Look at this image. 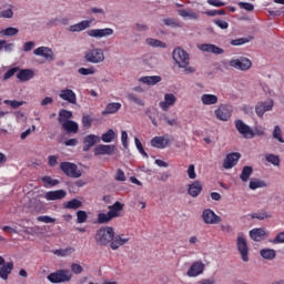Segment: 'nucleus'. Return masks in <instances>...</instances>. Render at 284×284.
<instances>
[{
  "label": "nucleus",
  "instance_id": "59",
  "mask_svg": "<svg viewBox=\"0 0 284 284\" xmlns=\"http://www.w3.org/2000/svg\"><path fill=\"white\" fill-rule=\"evenodd\" d=\"M239 7L242 8V10H246V12L254 11V4L250 2H239Z\"/></svg>",
  "mask_w": 284,
  "mask_h": 284
},
{
  "label": "nucleus",
  "instance_id": "40",
  "mask_svg": "<svg viewBox=\"0 0 284 284\" xmlns=\"http://www.w3.org/2000/svg\"><path fill=\"white\" fill-rule=\"evenodd\" d=\"M146 45H150L151 48H168V44L159 39L154 38H148L145 40Z\"/></svg>",
  "mask_w": 284,
  "mask_h": 284
},
{
  "label": "nucleus",
  "instance_id": "37",
  "mask_svg": "<svg viewBox=\"0 0 284 284\" xmlns=\"http://www.w3.org/2000/svg\"><path fill=\"white\" fill-rule=\"evenodd\" d=\"M126 99L129 103H134V105H139L140 108L145 106V101L134 93H128Z\"/></svg>",
  "mask_w": 284,
  "mask_h": 284
},
{
  "label": "nucleus",
  "instance_id": "31",
  "mask_svg": "<svg viewBox=\"0 0 284 284\" xmlns=\"http://www.w3.org/2000/svg\"><path fill=\"white\" fill-rule=\"evenodd\" d=\"M197 48L201 52H210L211 54H223V52H225L216 44H200Z\"/></svg>",
  "mask_w": 284,
  "mask_h": 284
},
{
  "label": "nucleus",
  "instance_id": "34",
  "mask_svg": "<svg viewBox=\"0 0 284 284\" xmlns=\"http://www.w3.org/2000/svg\"><path fill=\"white\" fill-rule=\"evenodd\" d=\"M121 108H122L121 102H110L106 104L102 114H116V112H119Z\"/></svg>",
  "mask_w": 284,
  "mask_h": 284
},
{
  "label": "nucleus",
  "instance_id": "57",
  "mask_svg": "<svg viewBox=\"0 0 284 284\" xmlns=\"http://www.w3.org/2000/svg\"><path fill=\"white\" fill-rule=\"evenodd\" d=\"M77 221L78 223H85L88 221V213L85 211H78Z\"/></svg>",
  "mask_w": 284,
  "mask_h": 284
},
{
  "label": "nucleus",
  "instance_id": "29",
  "mask_svg": "<svg viewBox=\"0 0 284 284\" xmlns=\"http://www.w3.org/2000/svg\"><path fill=\"white\" fill-rule=\"evenodd\" d=\"M124 207H125V204H123L121 202H115L114 204L109 205L108 210H109L111 217L119 219V216H121V213L123 212Z\"/></svg>",
  "mask_w": 284,
  "mask_h": 284
},
{
  "label": "nucleus",
  "instance_id": "10",
  "mask_svg": "<svg viewBox=\"0 0 284 284\" xmlns=\"http://www.w3.org/2000/svg\"><path fill=\"white\" fill-rule=\"evenodd\" d=\"M204 272H205V263H203V261H195L186 270V276L189 278H197V276H202Z\"/></svg>",
  "mask_w": 284,
  "mask_h": 284
},
{
  "label": "nucleus",
  "instance_id": "19",
  "mask_svg": "<svg viewBox=\"0 0 284 284\" xmlns=\"http://www.w3.org/2000/svg\"><path fill=\"white\" fill-rule=\"evenodd\" d=\"M126 243H130V236L125 234L113 235L110 247L111 250L116 251L119 250V247H123V245H126Z\"/></svg>",
  "mask_w": 284,
  "mask_h": 284
},
{
  "label": "nucleus",
  "instance_id": "26",
  "mask_svg": "<svg viewBox=\"0 0 284 284\" xmlns=\"http://www.w3.org/2000/svg\"><path fill=\"white\" fill-rule=\"evenodd\" d=\"M178 14L185 21H199V17H200L199 13H196L195 11L187 10V9L178 10Z\"/></svg>",
  "mask_w": 284,
  "mask_h": 284
},
{
  "label": "nucleus",
  "instance_id": "50",
  "mask_svg": "<svg viewBox=\"0 0 284 284\" xmlns=\"http://www.w3.org/2000/svg\"><path fill=\"white\" fill-rule=\"evenodd\" d=\"M55 256H72L74 247L60 248L54 251Z\"/></svg>",
  "mask_w": 284,
  "mask_h": 284
},
{
  "label": "nucleus",
  "instance_id": "9",
  "mask_svg": "<svg viewBox=\"0 0 284 284\" xmlns=\"http://www.w3.org/2000/svg\"><path fill=\"white\" fill-rule=\"evenodd\" d=\"M176 101H179L176 94L164 93L163 99L159 102V108L162 110V112H169L171 108L176 105Z\"/></svg>",
  "mask_w": 284,
  "mask_h": 284
},
{
  "label": "nucleus",
  "instance_id": "33",
  "mask_svg": "<svg viewBox=\"0 0 284 284\" xmlns=\"http://www.w3.org/2000/svg\"><path fill=\"white\" fill-rule=\"evenodd\" d=\"M267 186V182L264 180L257 179V178H252L248 182V187L250 190H261L263 187Z\"/></svg>",
  "mask_w": 284,
  "mask_h": 284
},
{
  "label": "nucleus",
  "instance_id": "52",
  "mask_svg": "<svg viewBox=\"0 0 284 284\" xmlns=\"http://www.w3.org/2000/svg\"><path fill=\"white\" fill-rule=\"evenodd\" d=\"M266 161L267 163H271L275 168H278L281 165V159L278 158V155L268 154L266 155Z\"/></svg>",
  "mask_w": 284,
  "mask_h": 284
},
{
  "label": "nucleus",
  "instance_id": "53",
  "mask_svg": "<svg viewBox=\"0 0 284 284\" xmlns=\"http://www.w3.org/2000/svg\"><path fill=\"white\" fill-rule=\"evenodd\" d=\"M134 143H135V148L140 152V154L142 156H144L145 159H148V153L145 152V149H143V144L141 143V140H139V138H134Z\"/></svg>",
  "mask_w": 284,
  "mask_h": 284
},
{
  "label": "nucleus",
  "instance_id": "30",
  "mask_svg": "<svg viewBox=\"0 0 284 284\" xmlns=\"http://www.w3.org/2000/svg\"><path fill=\"white\" fill-rule=\"evenodd\" d=\"M17 79L23 83H26V81H31V79H34V71L31 69H19Z\"/></svg>",
  "mask_w": 284,
  "mask_h": 284
},
{
  "label": "nucleus",
  "instance_id": "36",
  "mask_svg": "<svg viewBox=\"0 0 284 284\" xmlns=\"http://www.w3.org/2000/svg\"><path fill=\"white\" fill-rule=\"evenodd\" d=\"M14 6L8 4L0 10V19H12L14 17Z\"/></svg>",
  "mask_w": 284,
  "mask_h": 284
},
{
  "label": "nucleus",
  "instance_id": "55",
  "mask_svg": "<svg viewBox=\"0 0 284 284\" xmlns=\"http://www.w3.org/2000/svg\"><path fill=\"white\" fill-rule=\"evenodd\" d=\"M23 101H17V100H4V104L6 105H10V108L17 109V108H21V105H23Z\"/></svg>",
  "mask_w": 284,
  "mask_h": 284
},
{
  "label": "nucleus",
  "instance_id": "49",
  "mask_svg": "<svg viewBox=\"0 0 284 284\" xmlns=\"http://www.w3.org/2000/svg\"><path fill=\"white\" fill-rule=\"evenodd\" d=\"M1 50H4V52H13L14 43L8 42L6 40H0V52Z\"/></svg>",
  "mask_w": 284,
  "mask_h": 284
},
{
  "label": "nucleus",
  "instance_id": "24",
  "mask_svg": "<svg viewBox=\"0 0 284 284\" xmlns=\"http://www.w3.org/2000/svg\"><path fill=\"white\" fill-rule=\"evenodd\" d=\"M60 99L62 101H67L68 103L77 104V93L72 91V89H63L59 93Z\"/></svg>",
  "mask_w": 284,
  "mask_h": 284
},
{
  "label": "nucleus",
  "instance_id": "16",
  "mask_svg": "<svg viewBox=\"0 0 284 284\" xmlns=\"http://www.w3.org/2000/svg\"><path fill=\"white\" fill-rule=\"evenodd\" d=\"M33 54L36 57H41L44 61H49L50 63L57 59L54 51L50 47H39L33 50Z\"/></svg>",
  "mask_w": 284,
  "mask_h": 284
},
{
  "label": "nucleus",
  "instance_id": "48",
  "mask_svg": "<svg viewBox=\"0 0 284 284\" xmlns=\"http://www.w3.org/2000/svg\"><path fill=\"white\" fill-rule=\"evenodd\" d=\"M78 73H80L82 77H92L93 74H97V69L94 67L80 68L78 69Z\"/></svg>",
  "mask_w": 284,
  "mask_h": 284
},
{
  "label": "nucleus",
  "instance_id": "64",
  "mask_svg": "<svg viewBox=\"0 0 284 284\" xmlns=\"http://www.w3.org/2000/svg\"><path fill=\"white\" fill-rule=\"evenodd\" d=\"M197 284H216V280L214 277L202 278Z\"/></svg>",
  "mask_w": 284,
  "mask_h": 284
},
{
  "label": "nucleus",
  "instance_id": "11",
  "mask_svg": "<svg viewBox=\"0 0 284 284\" xmlns=\"http://www.w3.org/2000/svg\"><path fill=\"white\" fill-rule=\"evenodd\" d=\"M60 170H62V172H64L67 176H70L71 179H80V176L83 174L77 164L72 162H62L60 164Z\"/></svg>",
  "mask_w": 284,
  "mask_h": 284
},
{
  "label": "nucleus",
  "instance_id": "54",
  "mask_svg": "<svg viewBox=\"0 0 284 284\" xmlns=\"http://www.w3.org/2000/svg\"><path fill=\"white\" fill-rule=\"evenodd\" d=\"M17 72H19V67H14L9 69L4 75H3V80L8 81V79H12V77H14V74H17Z\"/></svg>",
  "mask_w": 284,
  "mask_h": 284
},
{
  "label": "nucleus",
  "instance_id": "32",
  "mask_svg": "<svg viewBox=\"0 0 284 284\" xmlns=\"http://www.w3.org/2000/svg\"><path fill=\"white\" fill-rule=\"evenodd\" d=\"M12 270H14V263L9 262L0 267V278L2 281H8V276L12 274Z\"/></svg>",
  "mask_w": 284,
  "mask_h": 284
},
{
  "label": "nucleus",
  "instance_id": "14",
  "mask_svg": "<svg viewBox=\"0 0 284 284\" xmlns=\"http://www.w3.org/2000/svg\"><path fill=\"white\" fill-rule=\"evenodd\" d=\"M88 37L91 39H108L114 34V29L104 28V29H90L87 31Z\"/></svg>",
  "mask_w": 284,
  "mask_h": 284
},
{
  "label": "nucleus",
  "instance_id": "1",
  "mask_svg": "<svg viewBox=\"0 0 284 284\" xmlns=\"http://www.w3.org/2000/svg\"><path fill=\"white\" fill-rule=\"evenodd\" d=\"M172 58L174 64L183 70L185 74H194L196 72V68L190 65V53L185 51L183 48L179 47L173 50Z\"/></svg>",
  "mask_w": 284,
  "mask_h": 284
},
{
  "label": "nucleus",
  "instance_id": "15",
  "mask_svg": "<svg viewBox=\"0 0 284 284\" xmlns=\"http://www.w3.org/2000/svg\"><path fill=\"white\" fill-rule=\"evenodd\" d=\"M116 152L114 144H99L94 148V156H112Z\"/></svg>",
  "mask_w": 284,
  "mask_h": 284
},
{
  "label": "nucleus",
  "instance_id": "18",
  "mask_svg": "<svg viewBox=\"0 0 284 284\" xmlns=\"http://www.w3.org/2000/svg\"><path fill=\"white\" fill-rule=\"evenodd\" d=\"M248 236L252 241L260 243L261 241H265V239H267V236H270V232H267L263 227H256V229H252L248 232Z\"/></svg>",
  "mask_w": 284,
  "mask_h": 284
},
{
  "label": "nucleus",
  "instance_id": "5",
  "mask_svg": "<svg viewBox=\"0 0 284 284\" xmlns=\"http://www.w3.org/2000/svg\"><path fill=\"white\" fill-rule=\"evenodd\" d=\"M236 248L243 263H250V246L247 245V237L240 233L236 237Z\"/></svg>",
  "mask_w": 284,
  "mask_h": 284
},
{
  "label": "nucleus",
  "instance_id": "42",
  "mask_svg": "<svg viewBox=\"0 0 284 284\" xmlns=\"http://www.w3.org/2000/svg\"><path fill=\"white\" fill-rule=\"evenodd\" d=\"M112 215L110 214V211L105 212H100L98 214V223H100V225H103L105 223H110V221H112Z\"/></svg>",
  "mask_w": 284,
  "mask_h": 284
},
{
  "label": "nucleus",
  "instance_id": "60",
  "mask_svg": "<svg viewBox=\"0 0 284 284\" xmlns=\"http://www.w3.org/2000/svg\"><path fill=\"white\" fill-rule=\"evenodd\" d=\"M271 243H273V245H278L281 243H284V231L280 232L274 240L271 241Z\"/></svg>",
  "mask_w": 284,
  "mask_h": 284
},
{
  "label": "nucleus",
  "instance_id": "25",
  "mask_svg": "<svg viewBox=\"0 0 284 284\" xmlns=\"http://www.w3.org/2000/svg\"><path fill=\"white\" fill-rule=\"evenodd\" d=\"M203 192V184L201 181H194L191 184H189L187 187V194L192 196V199H196Z\"/></svg>",
  "mask_w": 284,
  "mask_h": 284
},
{
  "label": "nucleus",
  "instance_id": "43",
  "mask_svg": "<svg viewBox=\"0 0 284 284\" xmlns=\"http://www.w3.org/2000/svg\"><path fill=\"white\" fill-rule=\"evenodd\" d=\"M39 103L42 110H48V108L54 105V98L47 95L42 98Z\"/></svg>",
  "mask_w": 284,
  "mask_h": 284
},
{
  "label": "nucleus",
  "instance_id": "21",
  "mask_svg": "<svg viewBox=\"0 0 284 284\" xmlns=\"http://www.w3.org/2000/svg\"><path fill=\"white\" fill-rule=\"evenodd\" d=\"M151 148L156 150H165L170 145V138L168 136H154L150 141Z\"/></svg>",
  "mask_w": 284,
  "mask_h": 284
},
{
  "label": "nucleus",
  "instance_id": "20",
  "mask_svg": "<svg viewBox=\"0 0 284 284\" xmlns=\"http://www.w3.org/2000/svg\"><path fill=\"white\" fill-rule=\"evenodd\" d=\"M101 143V138L97 134H88L83 138V152H90L94 145Z\"/></svg>",
  "mask_w": 284,
  "mask_h": 284
},
{
  "label": "nucleus",
  "instance_id": "47",
  "mask_svg": "<svg viewBox=\"0 0 284 284\" xmlns=\"http://www.w3.org/2000/svg\"><path fill=\"white\" fill-rule=\"evenodd\" d=\"M68 119H72V111L61 110L59 113V123L63 124L69 121Z\"/></svg>",
  "mask_w": 284,
  "mask_h": 284
},
{
  "label": "nucleus",
  "instance_id": "13",
  "mask_svg": "<svg viewBox=\"0 0 284 284\" xmlns=\"http://www.w3.org/2000/svg\"><path fill=\"white\" fill-rule=\"evenodd\" d=\"M234 125L235 130H237L239 134H241L244 139H254V130L252 126L244 123L243 120H235Z\"/></svg>",
  "mask_w": 284,
  "mask_h": 284
},
{
  "label": "nucleus",
  "instance_id": "6",
  "mask_svg": "<svg viewBox=\"0 0 284 284\" xmlns=\"http://www.w3.org/2000/svg\"><path fill=\"white\" fill-rule=\"evenodd\" d=\"M201 220L204 225H221V215L216 214L212 209H204L201 213Z\"/></svg>",
  "mask_w": 284,
  "mask_h": 284
},
{
  "label": "nucleus",
  "instance_id": "4",
  "mask_svg": "<svg viewBox=\"0 0 284 284\" xmlns=\"http://www.w3.org/2000/svg\"><path fill=\"white\" fill-rule=\"evenodd\" d=\"M233 112L234 109L232 108V105L227 103H222L214 109L213 114L217 121H222V123H227V121L232 119Z\"/></svg>",
  "mask_w": 284,
  "mask_h": 284
},
{
  "label": "nucleus",
  "instance_id": "51",
  "mask_svg": "<svg viewBox=\"0 0 284 284\" xmlns=\"http://www.w3.org/2000/svg\"><path fill=\"white\" fill-rule=\"evenodd\" d=\"M42 183L44 187H54V185H59V180H54L51 176L42 178Z\"/></svg>",
  "mask_w": 284,
  "mask_h": 284
},
{
  "label": "nucleus",
  "instance_id": "7",
  "mask_svg": "<svg viewBox=\"0 0 284 284\" xmlns=\"http://www.w3.org/2000/svg\"><path fill=\"white\" fill-rule=\"evenodd\" d=\"M50 283H70L72 281V272L69 270H60L48 275Z\"/></svg>",
  "mask_w": 284,
  "mask_h": 284
},
{
  "label": "nucleus",
  "instance_id": "62",
  "mask_svg": "<svg viewBox=\"0 0 284 284\" xmlns=\"http://www.w3.org/2000/svg\"><path fill=\"white\" fill-rule=\"evenodd\" d=\"M71 271L73 274H81L83 272V266H81L79 263H73L71 264Z\"/></svg>",
  "mask_w": 284,
  "mask_h": 284
},
{
  "label": "nucleus",
  "instance_id": "23",
  "mask_svg": "<svg viewBox=\"0 0 284 284\" xmlns=\"http://www.w3.org/2000/svg\"><path fill=\"white\" fill-rule=\"evenodd\" d=\"M239 159H241L240 153L227 154L226 158L224 159L223 168L225 170H232V168H234L236 163H239Z\"/></svg>",
  "mask_w": 284,
  "mask_h": 284
},
{
  "label": "nucleus",
  "instance_id": "28",
  "mask_svg": "<svg viewBox=\"0 0 284 284\" xmlns=\"http://www.w3.org/2000/svg\"><path fill=\"white\" fill-rule=\"evenodd\" d=\"M161 81H163L161 75H145L139 79V83H143V85L149 87L156 85L158 83H161Z\"/></svg>",
  "mask_w": 284,
  "mask_h": 284
},
{
  "label": "nucleus",
  "instance_id": "8",
  "mask_svg": "<svg viewBox=\"0 0 284 284\" xmlns=\"http://www.w3.org/2000/svg\"><path fill=\"white\" fill-rule=\"evenodd\" d=\"M229 65L231 68H234V70H240L241 72H247L250 68H252V60L246 57H240L237 59H232L229 62Z\"/></svg>",
  "mask_w": 284,
  "mask_h": 284
},
{
  "label": "nucleus",
  "instance_id": "45",
  "mask_svg": "<svg viewBox=\"0 0 284 284\" xmlns=\"http://www.w3.org/2000/svg\"><path fill=\"white\" fill-rule=\"evenodd\" d=\"M252 172H254L252 166H244L240 175L241 181L247 183V181H250V176H252Z\"/></svg>",
  "mask_w": 284,
  "mask_h": 284
},
{
  "label": "nucleus",
  "instance_id": "3",
  "mask_svg": "<svg viewBox=\"0 0 284 284\" xmlns=\"http://www.w3.org/2000/svg\"><path fill=\"white\" fill-rule=\"evenodd\" d=\"M112 239H114V227L112 226L100 227L95 234L98 245H110Z\"/></svg>",
  "mask_w": 284,
  "mask_h": 284
},
{
  "label": "nucleus",
  "instance_id": "35",
  "mask_svg": "<svg viewBox=\"0 0 284 284\" xmlns=\"http://www.w3.org/2000/svg\"><path fill=\"white\" fill-rule=\"evenodd\" d=\"M260 256H262V258H264V261H274V258H276V250L262 248L260 251Z\"/></svg>",
  "mask_w": 284,
  "mask_h": 284
},
{
  "label": "nucleus",
  "instance_id": "27",
  "mask_svg": "<svg viewBox=\"0 0 284 284\" xmlns=\"http://www.w3.org/2000/svg\"><path fill=\"white\" fill-rule=\"evenodd\" d=\"M67 194L64 190L49 191L44 194V199L47 201H61V199H65Z\"/></svg>",
  "mask_w": 284,
  "mask_h": 284
},
{
  "label": "nucleus",
  "instance_id": "56",
  "mask_svg": "<svg viewBox=\"0 0 284 284\" xmlns=\"http://www.w3.org/2000/svg\"><path fill=\"white\" fill-rule=\"evenodd\" d=\"M186 174L191 180L196 179V166H194V164H190L187 166Z\"/></svg>",
  "mask_w": 284,
  "mask_h": 284
},
{
  "label": "nucleus",
  "instance_id": "38",
  "mask_svg": "<svg viewBox=\"0 0 284 284\" xmlns=\"http://www.w3.org/2000/svg\"><path fill=\"white\" fill-rule=\"evenodd\" d=\"M61 125L67 132H73V134H77L79 132V124L74 121L69 120L67 122H63Z\"/></svg>",
  "mask_w": 284,
  "mask_h": 284
},
{
  "label": "nucleus",
  "instance_id": "12",
  "mask_svg": "<svg viewBox=\"0 0 284 284\" xmlns=\"http://www.w3.org/2000/svg\"><path fill=\"white\" fill-rule=\"evenodd\" d=\"M274 110V100L268 99L265 101H261L255 105V114L258 119H263L266 112H272Z\"/></svg>",
  "mask_w": 284,
  "mask_h": 284
},
{
  "label": "nucleus",
  "instance_id": "41",
  "mask_svg": "<svg viewBox=\"0 0 284 284\" xmlns=\"http://www.w3.org/2000/svg\"><path fill=\"white\" fill-rule=\"evenodd\" d=\"M272 136H273V139H275V141H277L278 143H284V139H283V129H281L280 125H275V126L273 128Z\"/></svg>",
  "mask_w": 284,
  "mask_h": 284
},
{
  "label": "nucleus",
  "instance_id": "22",
  "mask_svg": "<svg viewBox=\"0 0 284 284\" xmlns=\"http://www.w3.org/2000/svg\"><path fill=\"white\" fill-rule=\"evenodd\" d=\"M94 20H82L75 24H71L67 28L68 32H83L84 30H88L90 26H92Z\"/></svg>",
  "mask_w": 284,
  "mask_h": 284
},
{
  "label": "nucleus",
  "instance_id": "63",
  "mask_svg": "<svg viewBox=\"0 0 284 284\" xmlns=\"http://www.w3.org/2000/svg\"><path fill=\"white\" fill-rule=\"evenodd\" d=\"M82 125L83 128H92V118L90 115H83Z\"/></svg>",
  "mask_w": 284,
  "mask_h": 284
},
{
  "label": "nucleus",
  "instance_id": "61",
  "mask_svg": "<svg viewBox=\"0 0 284 284\" xmlns=\"http://www.w3.org/2000/svg\"><path fill=\"white\" fill-rule=\"evenodd\" d=\"M121 143H122L124 150H128V148L130 146V144L128 142V132H125V131L121 132Z\"/></svg>",
  "mask_w": 284,
  "mask_h": 284
},
{
  "label": "nucleus",
  "instance_id": "44",
  "mask_svg": "<svg viewBox=\"0 0 284 284\" xmlns=\"http://www.w3.org/2000/svg\"><path fill=\"white\" fill-rule=\"evenodd\" d=\"M81 205H82L81 201H79L77 199H73L69 202L63 203V207L65 210H79V207H81Z\"/></svg>",
  "mask_w": 284,
  "mask_h": 284
},
{
  "label": "nucleus",
  "instance_id": "46",
  "mask_svg": "<svg viewBox=\"0 0 284 284\" xmlns=\"http://www.w3.org/2000/svg\"><path fill=\"white\" fill-rule=\"evenodd\" d=\"M1 37H17L19 34V29L14 27H9L0 31Z\"/></svg>",
  "mask_w": 284,
  "mask_h": 284
},
{
  "label": "nucleus",
  "instance_id": "2",
  "mask_svg": "<svg viewBox=\"0 0 284 284\" xmlns=\"http://www.w3.org/2000/svg\"><path fill=\"white\" fill-rule=\"evenodd\" d=\"M84 61H87V63H92L93 65H98L99 63H104L105 51H103V49L99 47L88 49L84 52Z\"/></svg>",
  "mask_w": 284,
  "mask_h": 284
},
{
  "label": "nucleus",
  "instance_id": "39",
  "mask_svg": "<svg viewBox=\"0 0 284 284\" xmlns=\"http://www.w3.org/2000/svg\"><path fill=\"white\" fill-rule=\"evenodd\" d=\"M114 139H116V132L112 129H109L101 135V141H103V143H112Z\"/></svg>",
  "mask_w": 284,
  "mask_h": 284
},
{
  "label": "nucleus",
  "instance_id": "58",
  "mask_svg": "<svg viewBox=\"0 0 284 284\" xmlns=\"http://www.w3.org/2000/svg\"><path fill=\"white\" fill-rule=\"evenodd\" d=\"M38 221L40 223H57V219L49 216V215L38 216Z\"/></svg>",
  "mask_w": 284,
  "mask_h": 284
},
{
  "label": "nucleus",
  "instance_id": "17",
  "mask_svg": "<svg viewBox=\"0 0 284 284\" xmlns=\"http://www.w3.org/2000/svg\"><path fill=\"white\" fill-rule=\"evenodd\" d=\"M219 94L216 93H202L200 97V103L204 106V108H212L214 105H219Z\"/></svg>",
  "mask_w": 284,
  "mask_h": 284
}]
</instances>
